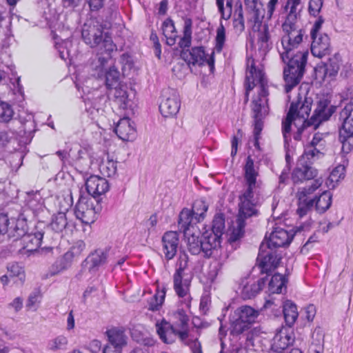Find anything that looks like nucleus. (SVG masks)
Wrapping results in <instances>:
<instances>
[{
    "mask_svg": "<svg viewBox=\"0 0 353 353\" xmlns=\"http://www.w3.org/2000/svg\"><path fill=\"white\" fill-rule=\"evenodd\" d=\"M296 7L291 6L285 21L282 24V28L285 34L281 39L284 51L280 54L282 61L286 63L283 69V79L285 83V90L287 93L296 86L302 79L305 72L309 54L307 50L294 52V50L303 41L305 32V30L300 29L296 35L294 34L296 30Z\"/></svg>",
    "mask_w": 353,
    "mask_h": 353,
    "instance_id": "f257e3e1",
    "label": "nucleus"
},
{
    "mask_svg": "<svg viewBox=\"0 0 353 353\" xmlns=\"http://www.w3.org/2000/svg\"><path fill=\"white\" fill-rule=\"evenodd\" d=\"M107 25L98 19H91L83 25L81 31L82 39L91 48L101 46V50L110 55L117 46L114 43L111 33L105 32Z\"/></svg>",
    "mask_w": 353,
    "mask_h": 353,
    "instance_id": "f03ea898",
    "label": "nucleus"
},
{
    "mask_svg": "<svg viewBox=\"0 0 353 353\" xmlns=\"http://www.w3.org/2000/svg\"><path fill=\"white\" fill-rule=\"evenodd\" d=\"M188 261V254L184 252H181L176 263L177 268L173 276L174 290L179 298L183 299L181 302L187 309H190L192 299L189 294L191 279H183Z\"/></svg>",
    "mask_w": 353,
    "mask_h": 353,
    "instance_id": "7ed1b4c3",
    "label": "nucleus"
},
{
    "mask_svg": "<svg viewBox=\"0 0 353 353\" xmlns=\"http://www.w3.org/2000/svg\"><path fill=\"white\" fill-rule=\"evenodd\" d=\"M339 121L342 122L339 128V139L342 144L341 151L349 154L353 150V101H350L339 112Z\"/></svg>",
    "mask_w": 353,
    "mask_h": 353,
    "instance_id": "20e7f679",
    "label": "nucleus"
},
{
    "mask_svg": "<svg viewBox=\"0 0 353 353\" xmlns=\"http://www.w3.org/2000/svg\"><path fill=\"white\" fill-rule=\"evenodd\" d=\"M80 194L78 202L74 208V214L77 219H79L84 225H90L95 221V214L101 210V205L97 204L93 205L90 201Z\"/></svg>",
    "mask_w": 353,
    "mask_h": 353,
    "instance_id": "39448f33",
    "label": "nucleus"
},
{
    "mask_svg": "<svg viewBox=\"0 0 353 353\" xmlns=\"http://www.w3.org/2000/svg\"><path fill=\"white\" fill-rule=\"evenodd\" d=\"M105 83L107 89H115V97L119 103L120 108L126 109L129 103L128 96L125 90L118 88L120 84V72L114 65L105 70Z\"/></svg>",
    "mask_w": 353,
    "mask_h": 353,
    "instance_id": "423d86ee",
    "label": "nucleus"
},
{
    "mask_svg": "<svg viewBox=\"0 0 353 353\" xmlns=\"http://www.w3.org/2000/svg\"><path fill=\"white\" fill-rule=\"evenodd\" d=\"M264 246V243H262L259 247L256 262L261 274L272 275L273 271L279 267L282 256L273 250L266 252Z\"/></svg>",
    "mask_w": 353,
    "mask_h": 353,
    "instance_id": "0eeeda50",
    "label": "nucleus"
},
{
    "mask_svg": "<svg viewBox=\"0 0 353 353\" xmlns=\"http://www.w3.org/2000/svg\"><path fill=\"white\" fill-rule=\"evenodd\" d=\"M181 101L179 95L174 89L168 88L163 91L159 111L164 117H174L179 111Z\"/></svg>",
    "mask_w": 353,
    "mask_h": 353,
    "instance_id": "6e6552de",
    "label": "nucleus"
},
{
    "mask_svg": "<svg viewBox=\"0 0 353 353\" xmlns=\"http://www.w3.org/2000/svg\"><path fill=\"white\" fill-rule=\"evenodd\" d=\"M114 254V252L111 247L97 249L87 256L83 261L82 265L88 268L90 272H95L99 270L100 267L111 260V255Z\"/></svg>",
    "mask_w": 353,
    "mask_h": 353,
    "instance_id": "1a4fd4ad",
    "label": "nucleus"
},
{
    "mask_svg": "<svg viewBox=\"0 0 353 353\" xmlns=\"http://www.w3.org/2000/svg\"><path fill=\"white\" fill-rule=\"evenodd\" d=\"M341 57L339 53H335L330 57L327 62L323 63L315 68L316 78L321 77L323 81L328 79L329 81L335 79L340 69Z\"/></svg>",
    "mask_w": 353,
    "mask_h": 353,
    "instance_id": "9d476101",
    "label": "nucleus"
},
{
    "mask_svg": "<svg viewBox=\"0 0 353 353\" xmlns=\"http://www.w3.org/2000/svg\"><path fill=\"white\" fill-rule=\"evenodd\" d=\"M312 164V162L307 163V161H304V156L299 159L296 166L292 173V179L294 183H302L317 176L318 171L311 166Z\"/></svg>",
    "mask_w": 353,
    "mask_h": 353,
    "instance_id": "9b49d317",
    "label": "nucleus"
},
{
    "mask_svg": "<svg viewBox=\"0 0 353 353\" xmlns=\"http://www.w3.org/2000/svg\"><path fill=\"white\" fill-rule=\"evenodd\" d=\"M294 236V233L291 234L283 228H276L267 239L266 248L274 250L278 248L288 247L292 241Z\"/></svg>",
    "mask_w": 353,
    "mask_h": 353,
    "instance_id": "f8f14e48",
    "label": "nucleus"
},
{
    "mask_svg": "<svg viewBox=\"0 0 353 353\" xmlns=\"http://www.w3.org/2000/svg\"><path fill=\"white\" fill-rule=\"evenodd\" d=\"M43 237V232H37L35 233H27L21 237L18 243L21 248L19 250V253L23 254L25 252L29 254L37 251L41 245Z\"/></svg>",
    "mask_w": 353,
    "mask_h": 353,
    "instance_id": "ddd939ff",
    "label": "nucleus"
},
{
    "mask_svg": "<svg viewBox=\"0 0 353 353\" xmlns=\"http://www.w3.org/2000/svg\"><path fill=\"white\" fill-rule=\"evenodd\" d=\"M311 39L310 49L314 57L322 58L331 53L330 39L327 34H321L319 37L314 35L311 37Z\"/></svg>",
    "mask_w": 353,
    "mask_h": 353,
    "instance_id": "4468645a",
    "label": "nucleus"
},
{
    "mask_svg": "<svg viewBox=\"0 0 353 353\" xmlns=\"http://www.w3.org/2000/svg\"><path fill=\"white\" fill-rule=\"evenodd\" d=\"M301 101L299 96L297 101L291 103L289 110L285 119L282 121V134L284 139L285 146L289 145L291 141L290 132L292 123L296 120L298 112V107Z\"/></svg>",
    "mask_w": 353,
    "mask_h": 353,
    "instance_id": "2eb2a0df",
    "label": "nucleus"
},
{
    "mask_svg": "<svg viewBox=\"0 0 353 353\" xmlns=\"http://www.w3.org/2000/svg\"><path fill=\"white\" fill-rule=\"evenodd\" d=\"M8 238H13V241L18 243L19 240L28 233L27 219L23 214L20 213L17 218L10 219Z\"/></svg>",
    "mask_w": 353,
    "mask_h": 353,
    "instance_id": "dca6fc26",
    "label": "nucleus"
},
{
    "mask_svg": "<svg viewBox=\"0 0 353 353\" xmlns=\"http://www.w3.org/2000/svg\"><path fill=\"white\" fill-rule=\"evenodd\" d=\"M134 123L129 117L120 119L114 131L117 137L123 141H132L136 137Z\"/></svg>",
    "mask_w": 353,
    "mask_h": 353,
    "instance_id": "f3484780",
    "label": "nucleus"
},
{
    "mask_svg": "<svg viewBox=\"0 0 353 353\" xmlns=\"http://www.w3.org/2000/svg\"><path fill=\"white\" fill-rule=\"evenodd\" d=\"M163 252L167 261L172 259L177 252L179 243V234L176 232H166L162 236Z\"/></svg>",
    "mask_w": 353,
    "mask_h": 353,
    "instance_id": "a211bd4d",
    "label": "nucleus"
},
{
    "mask_svg": "<svg viewBox=\"0 0 353 353\" xmlns=\"http://www.w3.org/2000/svg\"><path fill=\"white\" fill-rule=\"evenodd\" d=\"M181 58L190 66L203 65L206 60L205 52L203 46L192 47L187 50H181Z\"/></svg>",
    "mask_w": 353,
    "mask_h": 353,
    "instance_id": "6ab92c4d",
    "label": "nucleus"
},
{
    "mask_svg": "<svg viewBox=\"0 0 353 353\" xmlns=\"http://www.w3.org/2000/svg\"><path fill=\"white\" fill-rule=\"evenodd\" d=\"M197 216L188 208H183L179 215L178 228L180 232H183L187 236L190 232V228H194V225L199 223Z\"/></svg>",
    "mask_w": 353,
    "mask_h": 353,
    "instance_id": "aec40b11",
    "label": "nucleus"
},
{
    "mask_svg": "<svg viewBox=\"0 0 353 353\" xmlns=\"http://www.w3.org/2000/svg\"><path fill=\"white\" fill-rule=\"evenodd\" d=\"M203 245L204 246V257L210 258L214 250L221 246V236L213 231L205 230L202 232Z\"/></svg>",
    "mask_w": 353,
    "mask_h": 353,
    "instance_id": "412c9836",
    "label": "nucleus"
},
{
    "mask_svg": "<svg viewBox=\"0 0 353 353\" xmlns=\"http://www.w3.org/2000/svg\"><path fill=\"white\" fill-rule=\"evenodd\" d=\"M108 341L115 348V353H121V349L127 345L128 336L123 328L113 327L105 332Z\"/></svg>",
    "mask_w": 353,
    "mask_h": 353,
    "instance_id": "4be33fe9",
    "label": "nucleus"
},
{
    "mask_svg": "<svg viewBox=\"0 0 353 353\" xmlns=\"http://www.w3.org/2000/svg\"><path fill=\"white\" fill-rule=\"evenodd\" d=\"M288 279L283 274L276 272L274 273L268 283V290L272 294L283 293V290L285 292L287 290V283Z\"/></svg>",
    "mask_w": 353,
    "mask_h": 353,
    "instance_id": "5701e85b",
    "label": "nucleus"
},
{
    "mask_svg": "<svg viewBox=\"0 0 353 353\" xmlns=\"http://www.w3.org/2000/svg\"><path fill=\"white\" fill-rule=\"evenodd\" d=\"M282 307L285 323L289 327H292L299 316L296 305L291 300H286L282 303Z\"/></svg>",
    "mask_w": 353,
    "mask_h": 353,
    "instance_id": "b1692460",
    "label": "nucleus"
},
{
    "mask_svg": "<svg viewBox=\"0 0 353 353\" xmlns=\"http://www.w3.org/2000/svg\"><path fill=\"white\" fill-rule=\"evenodd\" d=\"M232 315L233 318H236L251 325L258 316V312L250 306L244 305L237 308Z\"/></svg>",
    "mask_w": 353,
    "mask_h": 353,
    "instance_id": "393cba45",
    "label": "nucleus"
},
{
    "mask_svg": "<svg viewBox=\"0 0 353 353\" xmlns=\"http://www.w3.org/2000/svg\"><path fill=\"white\" fill-rule=\"evenodd\" d=\"M72 257L73 253L67 252L62 257L57 259L50 268V275L54 276L68 268L71 265Z\"/></svg>",
    "mask_w": 353,
    "mask_h": 353,
    "instance_id": "a878e982",
    "label": "nucleus"
},
{
    "mask_svg": "<svg viewBox=\"0 0 353 353\" xmlns=\"http://www.w3.org/2000/svg\"><path fill=\"white\" fill-rule=\"evenodd\" d=\"M200 232L198 234H196L194 232L190 233V232H189V234L187 236L188 250L192 254L196 255L201 252L204 254L202 235L200 236Z\"/></svg>",
    "mask_w": 353,
    "mask_h": 353,
    "instance_id": "bb28decb",
    "label": "nucleus"
},
{
    "mask_svg": "<svg viewBox=\"0 0 353 353\" xmlns=\"http://www.w3.org/2000/svg\"><path fill=\"white\" fill-rule=\"evenodd\" d=\"M314 199L316 210L320 214L325 212L332 205V194L328 190H325L320 196H316Z\"/></svg>",
    "mask_w": 353,
    "mask_h": 353,
    "instance_id": "cd10ccee",
    "label": "nucleus"
},
{
    "mask_svg": "<svg viewBox=\"0 0 353 353\" xmlns=\"http://www.w3.org/2000/svg\"><path fill=\"white\" fill-rule=\"evenodd\" d=\"M258 43L259 49L264 53L268 52L271 49L270 34L269 32L268 24L265 23L261 30L258 31Z\"/></svg>",
    "mask_w": 353,
    "mask_h": 353,
    "instance_id": "c85d7f7f",
    "label": "nucleus"
},
{
    "mask_svg": "<svg viewBox=\"0 0 353 353\" xmlns=\"http://www.w3.org/2000/svg\"><path fill=\"white\" fill-rule=\"evenodd\" d=\"M192 26V19L186 18L184 21L183 37L180 39L179 42V46L181 48V50H187L191 46Z\"/></svg>",
    "mask_w": 353,
    "mask_h": 353,
    "instance_id": "c756f323",
    "label": "nucleus"
},
{
    "mask_svg": "<svg viewBox=\"0 0 353 353\" xmlns=\"http://www.w3.org/2000/svg\"><path fill=\"white\" fill-rule=\"evenodd\" d=\"M163 323L168 324L165 321H163L161 323H157V332L159 334L160 339L163 341V343L167 344H172L174 341V336L176 335V330L174 329L172 325H170L171 332H168V331L165 330V328L163 326Z\"/></svg>",
    "mask_w": 353,
    "mask_h": 353,
    "instance_id": "7c9ffc66",
    "label": "nucleus"
},
{
    "mask_svg": "<svg viewBox=\"0 0 353 353\" xmlns=\"http://www.w3.org/2000/svg\"><path fill=\"white\" fill-rule=\"evenodd\" d=\"M166 292V285H162V289L159 290V286L157 287V293L154 295L153 299L149 302L148 310L151 311L159 310L161 305L163 304Z\"/></svg>",
    "mask_w": 353,
    "mask_h": 353,
    "instance_id": "2f4dec72",
    "label": "nucleus"
},
{
    "mask_svg": "<svg viewBox=\"0 0 353 353\" xmlns=\"http://www.w3.org/2000/svg\"><path fill=\"white\" fill-rule=\"evenodd\" d=\"M294 342V339L283 330L280 333L276 334L273 338L272 345H276L281 347L283 350L288 351L289 347Z\"/></svg>",
    "mask_w": 353,
    "mask_h": 353,
    "instance_id": "473e14b6",
    "label": "nucleus"
},
{
    "mask_svg": "<svg viewBox=\"0 0 353 353\" xmlns=\"http://www.w3.org/2000/svg\"><path fill=\"white\" fill-rule=\"evenodd\" d=\"M230 321L231 325L230 334L233 336H238L243 334L250 328V325L248 323H245L236 318H233L232 315L230 316Z\"/></svg>",
    "mask_w": 353,
    "mask_h": 353,
    "instance_id": "72a5a7b5",
    "label": "nucleus"
},
{
    "mask_svg": "<svg viewBox=\"0 0 353 353\" xmlns=\"http://www.w3.org/2000/svg\"><path fill=\"white\" fill-rule=\"evenodd\" d=\"M298 208L296 210V214L299 217L302 218L307 214V212L312 209L315 204V199H307L303 196L298 195Z\"/></svg>",
    "mask_w": 353,
    "mask_h": 353,
    "instance_id": "f704fd0d",
    "label": "nucleus"
},
{
    "mask_svg": "<svg viewBox=\"0 0 353 353\" xmlns=\"http://www.w3.org/2000/svg\"><path fill=\"white\" fill-rule=\"evenodd\" d=\"M68 225L66 214L64 212H59L54 215L50 223L52 229L56 232H62Z\"/></svg>",
    "mask_w": 353,
    "mask_h": 353,
    "instance_id": "c9c22d12",
    "label": "nucleus"
},
{
    "mask_svg": "<svg viewBox=\"0 0 353 353\" xmlns=\"http://www.w3.org/2000/svg\"><path fill=\"white\" fill-rule=\"evenodd\" d=\"M256 203L254 201H240L239 203V213L245 215L246 218L257 216L259 211L254 208Z\"/></svg>",
    "mask_w": 353,
    "mask_h": 353,
    "instance_id": "e433bc0d",
    "label": "nucleus"
},
{
    "mask_svg": "<svg viewBox=\"0 0 353 353\" xmlns=\"http://www.w3.org/2000/svg\"><path fill=\"white\" fill-rule=\"evenodd\" d=\"M247 189L239 196L240 201H254V189L256 187V179H245Z\"/></svg>",
    "mask_w": 353,
    "mask_h": 353,
    "instance_id": "4c0bfd02",
    "label": "nucleus"
},
{
    "mask_svg": "<svg viewBox=\"0 0 353 353\" xmlns=\"http://www.w3.org/2000/svg\"><path fill=\"white\" fill-rule=\"evenodd\" d=\"M208 209V205L206 202L203 199H198L193 203L190 211H192L195 216H197L198 220L201 221L205 218Z\"/></svg>",
    "mask_w": 353,
    "mask_h": 353,
    "instance_id": "58836bf2",
    "label": "nucleus"
},
{
    "mask_svg": "<svg viewBox=\"0 0 353 353\" xmlns=\"http://www.w3.org/2000/svg\"><path fill=\"white\" fill-rule=\"evenodd\" d=\"M245 280L242 281L241 285H243L241 290V295L244 299H250L254 297L261 290L260 287L254 282L252 284L245 283Z\"/></svg>",
    "mask_w": 353,
    "mask_h": 353,
    "instance_id": "ea45409f",
    "label": "nucleus"
},
{
    "mask_svg": "<svg viewBox=\"0 0 353 353\" xmlns=\"http://www.w3.org/2000/svg\"><path fill=\"white\" fill-rule=\"evenodd\" d=\"M225 229V215L223 213L216 214L212 221L210 231H213L220 236L223 234Z\"/></svg>",
    "mask_w": 353,
    "mask_h": 353,
    "instance_id": "a19ab883",
    "label": "nucleus"
},
{
    "mask_svg": "<svg viewBox=\"0 0 353 353\" xmlns=\"http://www.w3.org/2000/svg\"><path fill=\"white\" fill-rule=\"evenodd\" d=\"M96 188L97 190H94L92 197L95 200L97 204L101 205L100 203L102 201L101 196L105 194L109 190L110 185L108 181L105 178L101 177Z\"/></svg>",
    "mask_w": 353,
    "mask_h": 353,
    "instance_id": "79ce46f5",
    "label": "nucleus"
},
{
    "mask_svg": "<svg viewBox=\"0 0 353 353\" xmlns=\"http://www.w3.org/2000/svg\"><path fill=\"white\" fill-rule=\"evenodd\" d=\"M67 345L68 339L63 335H59L48 342V347L50 350L56 352L59 350H65Z\"/></svg>",
    "mask_w": 353,
    "mask_h": 353,
    "instance_id": "37998d69",
    "label": "nucleus"
},
{
    "mask_svg": "<svg viewBox=\"0 0 353 353\" xmlns=\"http://www.w3.org/2000/svg\"><path fill=\"white\" fill-rule=\"evenodd\" d=\"M268 99H265V103H263L261 99H256L252 101V110L254 113L253 118L263 117V113L265 114L268 110Z\"/></svg>",
    "mask_w": 353,
    "mask_h": 353,
    "instance_id": "c03bdc74",
    "label": "nucleus"
},
{
    "mask_svg": "<svg viewBox=\"0 0 353 353\" xmlns=\"http://www.w3.org/2000/svg\"><path fill=\"white\" fill-rule=\"evenodd\" d=\"M117 162L113 160H108L107 162L101 163L99 165V170L101 173L105 176L111 177L116 174Z\"/></svg>",
    "mask_w": 353,
    "mask_h": 353,
    "instance_id": "a18cd8bd",
    "label": "nucleus"
},
{
    "mask_svg": "<svg viewBox=\"0 0 353 353\" xmlns=\"http://www.w3.org/2000/svg\"><path fill=\"white\" fill-rule=\"evenodd\" d=\"M14 112L8 103L0 101V122H8L12 117Z\"/></svg>",
    "mask_w": 353,
    "mask_h": 353,
    "instance_id": "49530a36",
    "label": "nucleus"
},
{
    "mask_svg": "<svg viewBox=\"0 0 353 353\" xmlns=\"http://www.w3.org/2000/svg\"><path fill=\"white\" fill-rule=\"evenodd\" d=\"M245 179H256L259 173L254 170V160L250 155L246 159V163L244 166Z\"/></svg>",
    "mask_w": 353,
    "mask_h": 353,
    "instance_id": "de8ad7c7",
    "label": "nucleus"
},
{
    "mask_svg": "<svg viewBox=\"0 0 353 353\" xmlns=\"http://www.w3.org/2000/svg\"><path fill=\"white\" fill-rule=\"evenodd\" d=\"M323 121H325L323 119L322 114L314 111L310 119H305L303 122V124L305 126L306 128L310 126H313L314 130H316L319 128Z\"/></svg>",
    "mask_w": 353,
    "mask_h": 353,
    "instance_id": "09e8293b",
    "label": "nucleus"
},
{
    "mask_svg": "<svg viewBox=\"0 0 353 353\" xmlns=\"http://www.w3.org/2000/svg\"><path fill=\"white\" fill-rule=\"evenodd\" d=\"M215 41L216 49L218 52H221L223 48L225 41V30L222 23L220 24V26L216 30Z\"/></svg>",
    "mask_w": 353,
    "mask_h": 353,
    "instance_id": "8fccbe9b",
    "label": "nucleus"
},
{
    "mask_svg": "<svg viewBox=\"0 0 353 353\" xmlns=\"http://www.w3.org/2000/svg\"><path fill=\"white\" fill-rule=\"evenodd\" d=\"M101 179V177L97 175H91L86 179L85 183V189L90 196H92L94 192V190H97L96 187L97 186V183H99Z\"/></svg>",
    "mask_w": 353,
    "mask_h": 353,
    "instance_id": "3c124183",
    "label": "nucleus"
},
{
    "mask_svg": "<svg viewBox=\"0 0 353 353\" xmlns=\"http://www.w3.org/2000/svg\"><path fill=\"white\" fill-rule=\"evenodd\" d=\"M174 316L180 322V327L182 329H187L188 327L189 317L183 307L179 308L174 312Z\"/></svg>",
    "mask_w": 353,
    "mask_h": 353,
    "instance_id": "603ef678",
    "label": "nucleus"
},
{
    "mask_svg": "<svg viewBox=\"0 0 353 353\" xmlns=\"http://www.w3.org/2000/svg\"><path fill=\"white\" fill-rule=\"evenodd\" d=\"M324 0H310L308 6V12L311 16L316 17L321 10Z\"/></svg>",
    "mask_w": 353,
    "mask_h": 353,
    "instance_id": "864d4df0",
    "label": "nucleus"
},
{
    "mask_svg": "<svg viewBox=\"0 0 353 353\" xmlns=\"http://www.w3.org/2000/svg\"><path fill=\"white\" fill-rule=\"evenodd\" d=\"M228 257L229 252L227 250L223 254H220L219 259H216L213 265L212 272H214L215 275H218L221 272L223 267Z\"/></svg>",
    "mask_w": 353,
    "mask_h": 353,
    "instance_id": "5fc2aeb1",
    "label": "nucleus"
},
{
    "mask_svg": "<svg viewBox=\"0 0 353 353\" xmlns=\"http://www.w3.org/2000/svg\"><path fill=\"white\" fill-rule=\"evenodd\" d=\"M255 71V65L252 64L247 72L245 80V92L250 93L251 90L256 86V83L254 82V79L251 80L252 78V73Z\"/></svg>",
    "mask_w": 353,
    "mask_h": 353,
    "instance_id": "6e6d98bb",
    "label": "nucleus"
},
{
    "mask_svg": "<svg viewBox=\"0 0 353 353\" xmlns=\"http://www.w3.org/2000/svg\"><path fill=\"white\" fill-rule=\"evenodd\" d=\"M10 219L7 214L0 213V235L7 234L8 236Z\"/></svg>",
    "mask_w": 353,
    "mask_h": 353,
    "instance_id": "4d7b16f0",
    "label": "nucleus"
},
{
    "mask_svg": "<svg viewBox=\"0 0 353 353\" xmlns=\"http://www.w3.org/2000/svg\"><path fill=\"white\" fill-rule=\"evenodd\" d=\"M322 184L321 179H315L313 183L307 188H304L301 192H298V195L306 197L308 194H312L317 190Z\"/></svg>",
    "mask_w": 353,
    "mask_h": 353,
    "instance_id": "13d9d810",
    "label": "nucleus"
},
{
    "mask_svg": "<svg viewBox=\"0 0 353 353\" xmlns=\"http://www.w3.org/2000/svg\"><path fill=\"white\" fill-rule=\"evenodd\" d=\"M245 230L234 228L230 235L228 242L232 248L244 236Z\"/></svg>",
    "mask_w": 353,
    "mask_h": 353,
    "instance_id": "bf43d9fd",
    "label": "nucleus"
},
{
    "mask_svg": "<svg viewBox=\"0 0 353 353\" xmlns=\"http://www.w3.org/2000/svg\"><path fill=\"white\" fill-rule=\"evenodd\" d=\"M162 30L165 37H167V34L176 32L174 23L171 18L169 17L163 22Z\"/></svg>",
    "mask_w": 353,
    "mask_h": 353,
    "instance_id": "052dcab7",
    "label": "nucleus"
},
{
    "mask_svg": "<svg viewBox=\"0 0 353 353\" xmlns=\"http://www.w3.org/2000/svg\"><path fill=\"white\" fill-rule=\"evenodd\" d=\"M233 27L235 32L238 34L242 33L245 30V21L243 16H234L233 19Z\"/></svg>",
    "mask_w": 353,
    "mask_h": 353,
    "instance_id": "680f3d73",
    "label": "nucleus"
},
{
    "mask_svg": "<svg viewBox=\"0 0 353 353\" xmlns=\"http://www.w3.org/2000/svg\"><path fill=\"white\" fill-rule=\"evenodd\" d=\"M318 154H322L319 150L316 149V148H310V146L307 145L301 157L304 156V161H307L309 163L312 162L311 159Z\"/></svg>",
    "mask_w": 353,
    "mask_h": 353,
    "instance_id": "e2e57ef3",
    "label": "nucleus"
},
{
    "mask_svg": "<svg viewBox=\"0 0 353 353\" xmlns=\"http://www.w3.org/2000/svg\"><path fill=\"white\" fill-rule=\"evenodd\" d=\"M263 16L261 17V11L260 10H256L254 12V25L252 28V30L254 32H258L262 30L263 28Z\"/></svg>",
    "mask_w": 353,
    "mask_h": 353,
    "instance_id": "0e129e2a",
    "label": "nucleus"
},
{
    "mask_svg": "<svg viewBox=\"0 0 353 353\" xmlns=\"http://www.w3.org/2000/svg\"><path fill=\"white\" fill-rule=\"evenodd\" d=\"M13 139V133L6 131H0V148L6 147Z\"/></svg>",
    "mask_w": 353,
    "mask_h": 353,
    "instance_id": "69168bd1",
    "label": "nucleus"
},
{
    "mask_svg": "<svg viewBox=\"0 0 353 353\" xmlns=\"http://www.w3.org/2000/svg\"><path fill=\"white\" fill-rule=\"evenodd\" d=\"M317 19L314 22L311 31H310V37H314V35L319 34L320 30L321 29L322 25L325 21L324 18L322 16H317Z\"/></svg>",
    "mask_w": 353,
    "mask_h": 353,
    "instance_id": "338daca9",
    "label": "nucleus"
},
{
    "mask_svg": "<svg viewBox=\"0 0 353 353\" xmlns=\"http://www.w3.org/2000/svg\"><path fill=\"white\" fill-rule=\"evenodd\" d=\"M345 167L344 165H339L333 169L331 172L330 176L336 178V180L339 179H343L345 176Z\"/></svg>",
    "mask_w": 353,
    "mask_h": 353,
    "instance_id": "774afa93",
    "label": "nucleus"
}]
</instances>
